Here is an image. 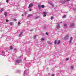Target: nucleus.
Listing matches in <instances>:
<instances>
[{"mask_svg": "<svg viewBox=\"0 0 76 76\" xmlns=\"http://www.w3.org/2000/svg\"><path fill=\"white\" fill-rule=\"evenodd\" d=\"M10 49L11 50H13V47L12 46H11L10 47Z\"/></svg>", "mask_w": 76, "mask_h": 76, "instance_id": "obj_12", "label": "nucleus"}, {"mask_svg": "<svg viewBox=\"0 0 76 76\" xmlns=\"http://www.w3.org/2000/svg\"><path fill=\"white\" fill-rule=\"evenodd\" d=\"M54 75H55L54 74H53L51 75V76H54Z\"/></svg>", "mask_w": 76, "mask_h": 76, "instance_id": "obj_31", "label": "nucleus"}, {"mask_svg": "<svg viewBox=\"0 0 76 76\" xmlns=\"http://www.w3.org/2000/svg\"><path fill=\"white\" fill-rule=\"evenodd\" d=\"M29 11H30V12H31V11H32V10L29 9Z\"/></svg>", "mask_w": 76, "mask_h": 76, "instance_id": "obj_32", "label": "nucleus"}, {"mask_svg": "<svg viewBox=\"0 0 76 76\" xmlns=\"http://www.w3.org/2000/svg\"><path fill=\"white\" fill-rule=\"evenodd\" d=\"M73 25H74V24L73 23H72V25H71L70 26V27H71L72 26H73Z\"/></svg>", "mask_w": 76, "mask_h": 76, "instance_id": "obj_11", "label": "nucleus"}, {"mask_svg": "<svg viewBox=\"0 0 76 76\" xmlns=\"http://www.w3.org/2000/svg\"><path fill=\"white\" fill-rule=\"evenodd\" d=\"M13 23L12 22H10V25L11 26L13 25Z\"/></svg>", "mask_w": 76, "mask_h": 76, "instance_id": "obj_6", "label": "nucleus"}, {"mask_svg": "<svg viewBox=\"0 0 76 76\" xmlns=\"http://www.w3.org/2000/svg\"><path fill=\"white\" fill-rule=\"evenodd\" d=\"M57 28H58V29H59V28H60V25L59 24H58V23H57Z\"/></svg>", "mask_w": 76, "mask_h": 76, "instance_id": "obj_5", "label": "nucleus"}, {"mask_svg": "<svg viewBox=\"0 0 76 76\" xmlns=\"http://www.w3.org/2000/svg\"><path fill=\"white\" fill-rule=\"evenodd\" d=\"M34 4L32 3H31L28 6V8L29 9H30L31 7H32V6H34Z\"/></svg>", "mask_w": 76, "mask_h": 76, "instance_id": "obj_1", "label": "nucleus"}, {"mask_svg": "<svg viewBox=\"0 0 76 76\" xmlns=\"http://www.w3.org/2000/svg\"><path fill=\"white\" fill-rule=\"evenodd\" d=\"M46 34L47 35H48V33L47 32H46Z\"/></svg>", "mask_w": 76, "mask_h": 76, "instance_id": "obj_25", "label": "nucleus"}, {"mask_svg": "<svg viewBox=\"0 0 76 76\" xmlns=\"http://www.w3.org/2000/svg\"><path fill=\"white\" fill-rule=\"evenodd\" d=\"M46 16H47V15H45V14L44 15H43V16H44L45 17Z\"/></svg>", "mask_w": 76, "mask_h": 76, "instance_id": "obj_29", "label": "nucleus"}, {"mask_svg": "<svg viewBox=\"0 0 76 76\" xmlns=\"http://www.w3.org/2000/svg\"><path fill=\"white\" fill-rule=\"evenodd\" d=\"M4 53V51H2L1 52V53H2V54H3V53Z\"/></svg>", "mask_w": 76, "mask_h": 76, "instance_id": "obj_26", "label": "nucleus"}, {"mask_svg": "<svg viewBox=\"0 0 76 76\" xmlns=\"http://www.w3.org/2000/svg\"><path fill=\"white\" fill-rule=\"evenodd\" d=\"M60 23H63V22L61 21V22H60Z\"/></svg>", "mask_w": 76, "mask_h": 76, "instance_id": "obj_37", "label": "nucleus"}, {"mask_svg": "<svg viewBox=\"0 0 76 76\" xmlns=\"http://www.w3.org/2000/svg\"><path fill=\"white\" fill-rule=\"evenodd\" d=\"M20 22H18V25H20Z\"/></svg>", "mask_w": 76, "mask_h": 76, "instance_id": "obj_33", "label": "nucleus"}, {"mask_svg": "<svg viewBox=\"0 0 76 76\" xmlns=\"http://www.w3.org/2000/svg\"><path fill=\"white\" fill-rule=\"evenodd\" d=\"M1 11H0V12H3V10L2 9H1Z\"/></svg>", "mask_w": 76, "mask_h": 76, "instance_id": "obj_24", "label": "nucleus"}, {"mask_svg": "<svg viewBox=\"0 0 76 76\" xmlns=\"http://www.w3.org/2000/svg\"><path fill=\"white\" fill-rule=\"evenodd\" d=\"M68 38H69V35H66V36L64 37V39H68Z\"/></svg>", "mask_w": 76, "mask_h": 76, "instance_id": "obj_4", "label": "nucleus"}, {"mask_svg": "<svg viewBox=\"0 0 76 76\" xmlns=\"http://www.w3.org/2000/svg\"><path fill=\"white\" fill-rule=\"evenodd\" d=\"M23 34V33H22V32L21 33V34Z\"/></svg>", "mask_w": 76, "mask_h": 76, "instance_id": "obj_38", "label": "nucleus"}, {"mask_svg": "<svg viewBox=\"0 0 76 76\" xmlns=\"http://www.w3.org/2000/svg\"><path fill=\"white\" fill-rule=\"evenodd\" d=\"M62 3H64L62 2Z\"/></svg>", "mask_w": 76, "mask_h": 76, "instance_id": "obj_40", "label": "nucleus"}, {"mask_svg": "<svg viewBox=\"0 0 76 76\" xmlns=\"http://www.w3.org/2000/svg\"><path fill=\"white\" fill-rule=\"evenodd\" d=\"M48 44H52V43H51V42H48Z\"/></svg>", "mask_w": 76, "mask_h": 76, "instance_id": "obj_15", "label": "nucleus"}, {"mask_svg": "<svg viewBox=\"0 0 76 76\" xmlns=\"http://www.w3.org/2000/svg\"><path fill=\"white\" fill-rule=\"evenodd\" d=\"M22 16H23V17L24 16L23 14H22Z\"/></svg>", "mask_w": 76, "mask_h": 76, "instance_id": "obj_36", "label": "nucleus"}, {"mask_svg": "<svg viewBox=\"0 0 76 76\" xmlns=\"http://www.w3.org/2000/svg\"><path fill=\"white\" fill-rule=\"evenodd\" d=\"M38 7H39V9H41V8H40V6L39 5L38 6Z\"/></svg>", "mask_w": 76, "mask_h": 76, "instance_id": "obj_30", "label": "nucleus"}, {"mask_svg": "<svg viewBox=\"0 0 76 76\" xmlns=\"http://www.w3.org/2000/svg\"><path fill=\"white\" fill-rule=\"evenodd\" d=\"M53 18H54V17L52 16L51 17L50 19H51V20H53Z\"/></svg>", "mask_w": 76, "mask_h": 76, "instance_id": "obj_18", "label": "nucleus"}, {"mask_svg": "<svg viewBox=\"0 0 76 76\" xmlns=\"http://www.w3.org/2000/svg\"><path fill=\"white\" fill-rule=\"evenodd\" d=\"M6 22H9V20H6Z\"/></svg>", "mask_w": 76, "mask_h": 76, "instance_id": "obj_23", "label": "nucleus"}, {"mask_svg": "<svg viewBox=\"0 0 76 76\" xmlns=\"http://www.w3.org/2000/svg\"><path fill=\"white\" fill-rule=\"evenodd\" d=\"M39 18V16H37V17H36L35 18V19H38V18Z\"/></svg>", "mask_w": 76, "mask_h": 76, "instance_id": "obj_14", "label": "nucleus"}, {"mask_svg": "<svg viewBox=\"0 0 76 76\" xmlns=\"http://www.w3.org/2000/svg\"><path fill=\"white\" fill-rule=\"evenodd\" d=\"M73 38H72V37H71L70 38V42H69V43H71V42H72V39Z\"/></svg>", "mask_w": 76, "mask_h": 76, "instance_id": "obj_7", "label": "nucleus"}, {"mask_svg": "<svg viewBox=\"0 0 76 76\" xmlns=\"http://www.w3.org/2000/svg\"><path fill=\"white\" fill-rule=\"evenodd\" d=\"M41 7H42V8H44V5H42Z\"/></svg>", "mask_w": 76, "mask_h": 76, "instance_id": "obj_16", "label": "nucleus"}, {"mask_svg": "<svg viewBox=\"0 0 76 76\" xmlns=\"http://www.w3.org/2000/svg\"><path fill=\"white\" fill-rule=\"evenodd\" d=\"M21 34H19V37H21Z\"/></svg>", "mask_w": 76, "mask_h": 76, "instance_id": "obj_34", "label": "nucleus"}, {"mask_svg": "<svg viewBox=\"0 0 76 76\" xmlns=\"http://www.w3.org/2000/svg\"><path fill=\"white\" fill-rule=\"evenodd\" d=\"M49 4L51 5L52 7H54V4H52V3H49Z\"/></svg>", "mask_w": 76, "mask_h": 76, "instance_id": "obj_10", "label": "nucleus"}, {"mask_svg": "<svg viewBox=\"0 0 76 76\" xmlns=\"http://www.w3.org/2000/svg\"><path fill=\"white\" fill-rule=\"evenodd\" d=\"M64 26H65V27H67V24H64Z\"/></svg>", "mask_w": 76, "mask_h": 76, "instance_id": "obj_17", "label": "nucleus"}, {"mask_svg": "<svg viewBox=\"0 0 76 76\" xmlns=\"http://www.w3.org/2000/svg\"><path fill=\"white\" fill-rule=\"evenodd\" d=\"M75 44H76V43H75Z\"/></svg>", "mask_w": 76, "mask_h": 76, "instance_id": "obj_41", "label": "nucleus"}, {"mask_svg": "<svg viewBox=\"0 0 76 76\" xmlns=\"http://www.w3.org/2000/svg\"><path fill=\"white\" fill-rule=\"evenodd\" d=\"M7 12H5L4 13V15H5V16H7Z\"/></svg>", "mask_w": 76, "mask_h": 76, "instance_id": "obj_13", "label": "nucleus"}, {"mask_svg": "<svg viewBox=\"0 0 76 76\" xmlns=\"http://www.w3.org/2000/svg\"><path fill=\"white\" fill-rule=\"evenodd\" d=\"M13 20L14 21H16V20H17V19H13Z\"/></svg>", "mask_w": 76, "mask_h": 76, "instance_id": "obj_19", "label": "nucleus"}, {"mask_svg": "<svg viewBox=\"0 0 76 76\" xmlns=\"http://www.w3.org/2000/svg\"><path fill=\"white\" fill-rule=\"evenodd\" d=\"M70 0H67L66 1H70Z\"/></svg>", "mask_w": 76, "mask_h": 76, "instance_id": "obj_35", "label": "nucleus"}, {"mask_svg": "<svg viewBox=\"0 0 76 76\" xmlns=\"http://www.w3.org/2000/svg\"><path fill=\"white\" fill-rule=\"evenodd\" d=\"M32 15L31 14H28V17H31V16H32Z\"/></svg>", "mask_w": 76, "mask_h": 76, "instance_id": "obj_9", "label": "nucleus"}, {"mask_svg": "<svg viewBox=\"0 0 76 76\" xmlns=\"http://www.w3.org/2000/svg\"><path fill=\"white\" fill-rule=\"evenodd\" d=\"M60 41L58 40V42H57V40H55V41L54 43L55 44H56L57 43L58 45L60 44Z\"/></svg>", "mask_w": 76, "mask_h": 76, "instance_id": "obj_2", "label": "nucleus"}, {"mask_svg": "<svg viewBox=\"0 0 76 76\" xmlns=\"http://www.w3.org/2000/svg\"><path fill=\"white\" fill-rule=\"evenodd\" d=\"M41 41H44V38H42L41 39Z\"/></svg>", "mask_w": 76, "mask_h": 76, "instance_id": "obj_20", "label": "nucleus"}, {"mask_svg": "<svg viewBox=\"0 0 76 76\" xmlns=\"http://www.w3.org/2000/svg\"><path fill=\"white\" fill-rule=\"evenodd\" d=\"M43 13H44V14H47V12H44Z\"/></svg>", "mask_w": 76, "mask_h": 76, "instance_id": "obj_27", "label": "nucleus"}, {"mask_svg": "<svg viewBox=\"0 0 76 76\" xmlns=\"http://www.w3.org/2000/svg\"><path fill=\"white\" fill-rule=\"evenodd\" d=\"M74 66H71V69L73 70L74 69Z\"/></svg>", "mask_w": 76, "mask_h": 76, "instance_id": "obj_8", "label": "nucleus"}, {"mask_svg": "<svg viewBox=\"0 0 76 76\" xmlns=\"http://www.w3.org/2000/svg\"><path fill=\"white\" fill-rule=\"evenodd\" d=\"M64 1L66 2V1Z\"/></svg>", "mask_w": 76, "mask_h": 76, "instance_id": "obj_39", "label": "nucleus"}, {"mask_svg": "<svg viewBox=\"0 0 76 76\" xmlns=\"http://www.w3.org/2000/svg\"><path fill=\"white\" fill-rule=\"evenodd\" d=\"M20 61H21V60L18 59L16 60L15 63H20Z\"/></svg>", "mask_w": 76, "mask_h": 76, "instance_id": "obj_3", "label": "nucleus"}, {"mask_svg": "<svg viewBox=\"0 0 76 76\" xmlns=\"http://www.w3.org/2000/svg\"><path fill=\"white\" fill-rule=\"evenodd\" d=\"M6 2L7 3H9V0H7Z\"/></svg>", "mask_w": 76, "mask_h": 76, "instance_id": "obj_28", "label": "nucleus"}, {"mask_svg": "<svg viewBox=\"0 0 76 76\" xmlns=\"http://www.w3.org/2000/svg\"><path fill=\"white\" fill-rule=\"evenodd\" d=\"M69 60V58H67L66 59V61H67V60Z\"/></svg>", "mask_w": 76, "mask_h": 76, "instance_id": "obj_22", "label": "nucleus"}, {"mask_svg": "<svg viewBox=\"0 0 76 76\" xmlns=\"http://www.w3.org/2000/svg\"><path fill=\"white\" fill-rule=\"evenodd\" d=\"M66 15H65L64 16H63V18H66Z\"/></svg>", "mask_w": 76, "mask_h": 76, "instance_id": "obj_21", "label": "nucleus"}]
</instances>
